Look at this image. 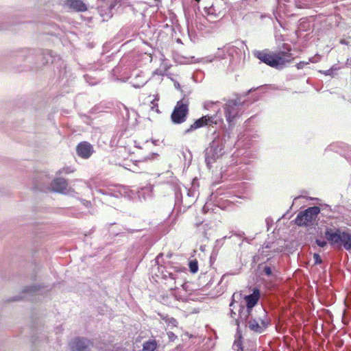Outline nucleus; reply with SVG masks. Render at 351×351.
Returning a JSON list of instances; mask_svg holds the SVG:
<instances>
[{"mask_svg": "<svg viewBox=\"0 0 351 351\" xmlns=\"http://www.w3.org/2000/svg\"><path fill=\"white\" fill-rule=\"evenodd\" d=\"M291 51L290 47H287L284 50L277 49L276 51L265 49L256 51L254 53V55L267 65L280 69L293 60L294 58Z\"/></svg>", "mask_w": 351, "mask_h": 351, "instance_id": "nucleus-1", "label": "nucleus"}, {"mask_svg": "<svg viewBox=\"0 0 351 351\" xmlns=\"http://www.w3.org/2000/svg\"><path fill=\"white\" fill-rule=\"evenodd\" d=\"M325 236L331 245L341 244L347 250H351V234L339 228H327Z\"/></svg>", "mask_w": 351, "mask_h": 351, "instance_id": "nucleus-2", "label": "nucleus"}, {"mask_svg": "<svg viewBox=\"0 0 351 351\" xmlns=\"http://www.w3.org/2000/svg\"><path fill=\"white\" fill-rule=\"evenodd\" d=\"M320 208L318 206L308 207L305 210L300 212L296 218L295 223L299 226H308L316 221Z\"/></svg>", "mask_w": 351, "mask_h": 351, "instance_id": "nucleus-3", "label": "nucleus"}, {"mask_svg": "<svg viewBox=\"0 0 351 351\" xmlns=\"http://www.w3.org/2000/svg\"><path fill=\"white\" fill-rule=\"evenodd\" d=\"M241 106L242 102L239 99H231L225 104L224 115L228 123L230 124L242 114Z\"/></svg>", "mask_w": 351, "mask_h": 351, "instance_id": "nucleus-4", "label": "nucleus"}, {"mask_svg": "<svg viewBox=\"0 0 351 351\" xmlns=\"http://www.w3.org/2000/svg\"><path fill=\"white\" fill-rule=\"evenodd\" d=\"M189 114V104L184 100L177 102L171 114V119L175 124H181L186 121Z\"/></svg>", "mask_w": 351, "mask_h": 351, "instance_id": "nucleus-5", "label": "nucleus"}, {"mask_svg": "<svg viewBox=\"0 0 351 351\" xmlns=\"http://www.w3.org/2000/svg\"><path fill=\"white\" fill-rule=\"evenodd\" d=\"M216 124L217 121L214 120L213 116L205 115L195 120L193 123L190 125V126L183 132V133L184 134H187L204 126Z\"/></svg>", "mask_w": 351, "mask_h": 351, "instance_id": "nucleus-6", "label": "nucleus"}, {"mask_svg": "<svg viewBox=\"0 0 351 351\" xmlns=\"http://www.w3.org/2000/svg\"><path fill=\"white\" fill-rule=\"evenodd\" d=\"M259 299L260 291L258 289H254L252 294L245 297V300L247 303V310L245 312H240L239 319L241 320H243L244 313H246V316L247 317L251 315L252 308L258 303Z\"/></svg>", "mask_w": 351, "mask_h": 351, "instance_id": "nucleus-7", "label": "nucleus"}, {"mask_svg": "<svg viewBox=\"0 0 351 351\" xmlns=\"http://www.w3.org/2000/svg\"><path fill=\"white\" fill-rule=\"evenodd\" d=\"M243 316V319L247 322L249 328L255 332L261 333L267 326V322L261 317L258 319H253L252 314L250 316L247 317L246 316V313H244Z\"/></svg>", "mask_w": 351, "mask_h": 351, "instance_id": "nucleus-8", "label": "nucleus"}, {"mask_svg": "<svg viewBox=\"0 0 351 351\" xmlns=\"http://www.w3.org/2000/svg\"><path fill=\"white\" fill-rule=\"evenodd\" d=\"M93 152L94 149L93 145L87 141L80 142L76 146V153L77 156L82 158H89Z\"/></svg>", "mask_w": 351, "mask_h": 351, "instance_id": "nucleus-9", "label": "nucleus"}, {"mask_svg": "<svg viewBox=\"0 0 351 351\" xmlns=\"http://www.w3.org/2000/svg\"><path fill=\"white\" fill-rule=\"evenodd\" d=\"M204 12L206 17L208 21H215L218 18L221 17L223 14V10L214 4L208 8L205 7Z\"/></svg>", "mask_w": 351, "mask_h": 351, "instance_id": "nucleus-10", "label": "nucleus"}, {"mask_svg": "<svg viewBox=\"0 0 351 351\" xmlns=\"http://www.w3.org/2000/svg\"><path fill=\"white\" fill-rule=\"evenodd\" d=\"M90 344V341L85 339L75 338L71 343L72 351H87Z\"/></svg>", "mask_w": 351, "mask_h": 351, "instance_id": "nucleus-11", "label": "nucleus"}, {"mask_svg": "<svg viewBox=\"0 0 351 351\" xmlns=\"http://www.w3.org/2000/svg\"><path fill=\"white\" fill-rule=\"evenodd\" d=\"M65 3L70 9L76 12L87 10V6L82 0H66Z\"/></svg>", "mask_w": 351, "mask_h": 351, "instance_id": "nucleus-12", "label": "nucleus"}, {"mask_svg": "<svg viewBox=\"0 0 351 351\" xmlns=\"http://www.w3.org/2000/svg\"><path fill=\"white\" fill-rule=\"evenodd\" d=\"M67 186V182L64 178H56L51 183L52 190L59 193H63L66 189Z\"/></svg>", "mask_w": 351, "mask_h": 351, "instance_id": "nucleus-13", "label": "nucleus"}, {"mask_svg": "<svg viewBox=\"0 0 351 351\" xmlns=\"http://www.w3.org/2000/svg\"><path fill=\"white\" fill-rule=\"evenodd\" d=\"M156 348L157 343L156 340H149L143 343L142 351H155Z\"/></svg>", "mask_w": 351, "mask_h": 351, "instance_id": "nucleus-14", "label": "nucleus"}, {"mask_svg": "<svg viewBox=\"0 0 351 351\" xmlns=\"http://www.w3.org/2000/svg\"><path fill=\"white\" fill-rule=\"evenodd\" d=\"M190 271L192 273H196L198 270L197 261L196 260L191 261L189 264Z\"/></svg>", "mask_w": 351, "mask_h": 351, "instance_id": "nucleus-15", "label": "nucleus"}, {"mask_svg": "<svg viewBox=\"0 0 351 351\" xmlns=\"http://www.w3.org/2000/svg\"><path fill=\"white\" fill-rule=\"evenodd\" d=\"M233 347L237 351H243L242 342L240 340L235 341L234 342Z\"/></svg>", "mask_w": 351, "mask_h": 351, "instance_id": "nucleus-16", "label": "nucleus"}, {"mask_svg": "<svg viewBox=\"0 0 351 351\" xmlns=\"http://www.w3.org/2000/svg\"><path fill=\"white\" fill-rule=\"evenodd\" d=\"M313 258L315 265L321 264L322 263V260L318 254H314Z\"/></svg>", "mask_w": 351, "mask_h": 351, "instance_id": "nucleus-17", "label": "nucleus"}, {"mask_svg": "<svg viewBox=\"0 0 351 351\" xmlns=\"http://www.w3.org/2000/svg\"><path fill=\"white\" fill-rule=\"evenodd\" d=\"M263 271L265 274V275L269 276L272 274V270L271 268L269 266H265L263 268Z\"/></svg>", "mask_w": 351, "mask_h": 351, "instance_id": "nucleus-18", "label": "nucleus"}, {"mask_svg": "<svg viewBox=\"0 0 351 351\" xmlns=\"http://www.w3.org/2000/svg\"><path fill=\"white\" fill-rule=\"evenodd\" d=\"M315 242L317 245L321 247H325L327 244L326 241L324 240L317 239Z\"/></svg>", "mask_w": 351, "mask_h": 351, "instance_id": "nucleus-19", "label": "nucleus"}, {"mask_svg": "<svg viewBox=\"0 0 351 351\" xmlns=\"http://www.w3.org/2000/svg\"><path fill=\"white\" fill-rule=\"evenodd\" d=\"M152 104H153V106H152V109L154 110L156 107V111L159 112V110L158 109V104L154 101H152Z\"/></svg>", "mask_w": 351, "mask_h": 351, "instance_id": "nucleus-20", "label": "nucleus"}, {"mask_svg": "<svg viewBox=\"0 0 351 351\" xmlns=\"http://www.w3.org/2000/svg\"><path fill=\"white\" fill-rule=\"evenodd\" d=\"M340 43L342 45H348V42H347L345 39H341L340 40Z\"/></svg>", "mask_w": 351, "mask_h": 351, "instance_id": "nucleus-21", "label": "nucleus"}, {"mask_svg": "<svg viewBox=\"0 0 351 351\" xmlns=\"http://www.w3.org/2000/svg\"><path fill=\"white\" fill-rule=\"evenodd\" d=\"M148 158H149V156H145V157H144L143 158H142L141 160V161H145V160H147Z\"/></svg>", "mask_w": 351, "mask_h": 351, "instance_id": "nucleus-22", "label": "nucleus"}, {"mask_svg": "<svg viewBox=\"0 0 351 351\" xmlns=\"http://www.w3.org/2000/svg\"><path fill=\"white\" fill-rule=\"evenodd\" d=\"M263 313L265 316V311H263Z\"/></svg>", "mask_w": 351, "mask_h": 351, "instance_id": "nucleus-23", "label": "nucleus"}]
</instances>
